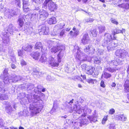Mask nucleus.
<instances>
[{"mask_svg": "<svg viewBox=\"0 0 129 129\" xmlns=\"http://www.w3.org/2000/svg\"><path fill=\"white\" fill-rule=\"evenodd\" d=\"M66 30L67 31H69L71 29V28H69V27H68L66 28Z\"/></svg>", "mask_w": 129, "mask_h": 129, "instance_id": "864d4df0", "label": "nucleus"}, {"mask_svg": "<svg viewBox=\"0 0 129 129\" xmlns=\"http://www.w3.org/2000/svg\"><path fill=\"white\" fill-rule=\"evenodd\" d=\"M118 6L122 8L125 9H129V2L125 4H121L118 5Z\"/></svg>", "mask_w": 129, "mask_h": 129, "instance_id": "aec40b11", "label": "nucleus"}, {"mask_svg": "<svg viewBox=\"0 0 129 129\" xmlns=\"http://www.w3.org/2000/svg\"><path fill=\"white\" fill-rule=\"evenodd\" d=\"M87 82L88 83L93 84L95 82H97V81L95 79H88Z\"/></svg>", "mask_w": 129, "mask_h": 129, "instance_id": "393cba45", "label": "nucleus"}, {"mask_svg": "<svg viewBox=\"0 0 129 129\" xmlns=\"http://www.w3.org/2000/svg\"><path fill=\"white\" fill-rule=\"evenodd\" d=\"M117 118L118 120L122 121H126L127 119L126 117L123 114L118 115Z\"/></svg>", "mask_w": 129, "mask_h": 129, "instance_id": "412c9836", "label": "nucleus"}, {"mask_svg": "<svg viewBox=\"0 0 129 129\" xmlns=\"http://www.w3.org/2000/svg\"><path fill=\"white\" fill-rule=\"evenodd\" d=\"M106 40L107 42H109L113 40H116V37L114 35L109 33L107 34L106 37Z\"/></svg>", "mask_w": 129, "mask_h": 129, "instance_id": "0eeeda50", "label": "nucleus"}, {"mask_svg": "<svg viewBox=\"0 0 129 129\" xmlns=\"http://www.w3.org/2000/svg\"><path fill=\"white\" fill-rule=\"evenodd\" d=\"M15 4L19 8H20L21 1L20 0H15Z\"/></svg>", "mask_w": 129, "mask_h": 129, "instance_id": "c85d7f7f", "label": "nucleus"}, {"mask_svg": "<svg viewBox=\"0 0 129 129\" xmlns=\"http://www.w3.org/2000/svg\"><path fill=\"white\" fill-rule=\"evenodd\" d=\"M79 122H76L74 123V128H77L79 127Z\"/></svg>", "mask_w": 129, "mask_h": 129, "instance_id": "72a5a7b5", "label": "nucleus"}, {"mask_svg": "<svg viewBox=\"0 0 129 129\" xmlns=\"http://www.w3.org/2000/svg\"><path fill=\"white\" fill-rule=\"evenodd\" d=\"M57 22L56 18L54 17H51L47 20L48 23L50 25L55 24Z\"/></svg>", "mask_w": 129, "mask_h": 129, "instance_id": "2eb2a0df", "label": "nucleus"}, {"mask_svg": "<svg viewBox=\"0 0 129 129\" xmlns=\"http://www.w3.org/2000/svg\"><path fill=\"white\" fill-rule=\"evenodd\" d=\"M86 110H88L89 111L90 113H91V110L90 109H88V108H87L86 109Z\"/></svg>", "mask_w": 129, "mask_h": 129, "instance_id": "bf43d9fd", "label": "nucleus"}, {"mask_svg": "<svg viewBox=\"0 0 129 129\" xmlns=\"http://www.w3.org/2000/svg\"><path fill=\"white\" fill-rule=\"evenodd\" d=\"M127 98L128 100L129 101V94H127Z\"/></svg>", "mask_w": 129, "mask_h": 129, "instance_id": "052dcab7", "label": "nucleus"}, {"mask_svg": "<svg viewBox=\"0 0 129 129\" xmlns=\"http://www.w3.org/2000/svg\"><path fill=\"white\" fill-rule=\"evenodd\" d=\"M33 48L32 45L28 44L27 46H23L22 47V49L25 51L30 52Z\"/></svg>", "mask_w": 129, "mask_h": 129, "instance_id": "dca6fc26", "label": "nucleus"}, {"mask_svg": "<svg viewBox=\"0 0 129 129\" xmlns=\"http://www.w3.org/2000/svg\"><path fill=\"white\" fill-rule=\"evenodd\" d=\"M116 56L118 57L122 58L125 55L124 53L123 50L121 49L117 50L115 52Z\"/></svg>", "mask_w": 129, "mask_h": 129, "instance_id": "6e6552de", "label": "nucleus"}, {"mask_svg": "<svg viewBox=\"0 0 129 129\" xmlns=\"http://www.w3.org/2000/svg\"><path fill=\"white\" fill-rule=\"evenodd\" d=\"M65 30H62L60 32V36H62L65 33Z\"/></svg>", "mask_w": 129, "mask_h": 129, "instance_id": "a19ab883", "label": "nucleus"}, {"mask_svg": "<svg viewBox=\"0 0 129 129\" xmlns=\"http://www.w3.org/2000/svg\"><path fill=\"white\" fill-rule=\"evenodd\" d=\"M61 58L60 57H57V60L58 61V63H59L61 62Z\"/></svg>", "mask_w": 129, "mask_h": 129, "instance_id": "49530a36", "label": "nucleus"}, {"mask_svg": "<svg viewBox=\"0 0 129 129\" xmlns=\"http://www.w3.org/2000/svg\"><path fill=\"white\" fill-rule=\"evenodd\" d=\"M81 76L82 77L83 80H85L86 79V76L85 75H81Z\"/></svg>", "mask_w": 129, "mask_h": 129, "instance_id": "09e8293b", "label": "nucleus"}, {"mask_svg": "<svg viewBox=\"0 0 129 129\" xmlns=\"http://www.w3.org/2000/svg\"><path fill=\"white\" fill-rule=\"evenodd\" d=\"M48 64L49 65L52 67H58L59 64L58 63L55 61L54 58L52 57L49 58Z\"/></svg>", "mask_w": 129, "mask_h": 129, "instance_id": "423d86ee", "label": "nucleus"}, {"mask_svg": "<svg viewBox=\"0 0 129 129\" xmlns=\"http://www.w3.org/2000/svg\"><path fill=\"white\" fill-rule=\"evenodd\" d=\"M43 5L44 7H46L48 5V9L51 12H54L57 9L56 4L52 0H45Z\"/></svg>", "mask_w": 129, "mask_h": 129, "instance_id": "f03ea898", "label": "nucleus"}, {"mask_svg": "<svg viewBox=\"0 0 129 129\" xmlns=\"http://www.w3.org/2000/svg\"><path fill=\"white\" fill-rule=\"evenodd\" d=\"M111 22L113 24L117 25L118 24V22L114 19L112 18L111 19Z\"/></svg>", "mask_w": 129, "mask_h": 129, "instance_id": "c756f323", "label": "nucleus"}, {"mask_svg": "<svg viewBox=\"0 0 129 129\" xmlns=\"http://www.w3.org/2000/svg\"><path fill=\"white\" fill-rule=\"evenodd\" d=\"M87 115V114L85 113H84L81 115V117L82 118L85 117Z\"/></svg>", "mask_w": 129, "mask_h": 129, "instance_id": "a18cd8bd", "label": "nucleus"}, {"mask_svg": "<svg viewBox=\"0 0 129 129\" xmlns=\"http://www.w3.org/2000/svg\"><path fill=\"white\" fill-rule=\"evenodd\" d=\"M48 13L45 10H43L40 13V18L41 20H45L48 16Z\"/></svg>", "mask_w": 129, "mask_h": 129, "instance_id": "9d476101", "label": "nucleus"}, {"mask_svg": "<svg viewBox=\"0 0 129 129\" xmlns=\"http://www.w3.org/2000/svg\"><path fill=\"white\" fill-rule=\"evenodd\" d=\"M99 1L103 3H105V2L104 0H99Z\"/></svg>", "mask_w": 129, "mask_h": 129, "instance_id": "69168bd1", "label": "nucleus"}, {"mask_svg": "<svg viewBox=\"0 0 129 129\" xmlns=\"http://www.w3.org/2000/svg\"><path fill=\"white\" fill-rule=\"evenodd\" d=\"M115 31H113L112 34L113 35H115L119 33L123 34V32H124L125 31V29L122 28V30H120L117 28H116L115 30Z\"/></svg>", "mask_w": 129, "mask_h": 129, "instance_id": "a211bd4d", "label": "nucleus"}, {"mask_svg": "<svg viewBox=\"0 0 129 129\" xmlns=\"http://www.w3.org/2000/svg\"><path fill=\"white\" fill-rule=\"evenodd\" d=\"M19 128V129H24V128L21 126H20Z\"/></svg>", "mask_w": 129, "mask_h": 129, "instance_id": "338daca9", "label": "nucleus"}, {"mask_svg": "<svg viewBox=\"0 0 129 129\" xmlns=\"http://www.w3.org/2000/svg\"><path fill=\"white\" fill-rule=\"evenodd\" d=\"M73 32L72 30H71L70 31V33H69V34H70V35L71 36H73Z\"/></svg>", "mask_w": 129, "mask_h": 129, "instance_id": "603ef678", "label": "nucleus"}, {"mask_svg": "<svg viewBox=\"0 0 129 129\" xmlns=\"http://www.w3.org/2000/svg\"><path fill=\"white\" fill-rule=\"evenodd\" d=\"M88 1V0H82V3L84 4L87 3Z\"/></svg>", "mask_w": 129, "mask_h": 129, "instance_id": "8fccbe9b", "label": "nucleus"}, {"mask_svg": "<svg viewBox=\"0 0 129 129\" xmlns=\"http://www.w3.org/2000/svg\"><path fill=\"white\" fill-rule=\"evenodd\" d=\"M72 29L73 30L75 31H76V28L75 27H73Z\"/></svg>", "mask_w": 129, "mask_h": 129, "instance_id": "680f3d73", "label": "nucleus"}, {"mask_svg": "<svg viewBox=\"0 0 129 129\" xmlns=\"http://www.w3.org/2000/svg\"><path fill=\"white\" fill-rule=\"evenodd\" d=\"M11 129H18L17 128L14 127H10Z\"/></svg>", "mask_w": 129, "mask_h": 129, "instance_id": "13d9d810", "label": "nucleus"}, {"mask_svg": "<svg viewBox=\"0 0 129 129\" xmlns=\"http://www.w3.org/2000/svg\"><path fill=\"white\" fill-rule=\"evenodd\" d=\"M22 66L25 65L26 64V63L24 60H22L20 62Z\"/></svg>", "mask_w": 129, "mask_h": 129, "instance_id": "4c0bfd02", "label": "nucleus"}, {"mask_svg": "<svg viewBox=\"0 0 129 129\" xmlns=\"http://www.w3.org/2000/svg\"><path fill=\"white\" fill-rule=\"evenodd\" d=\"M8 73V70L6 69H5L4 71V73Z\"/></svg>", "mask_w": 129, "mask_h": 129, "instance_id": "6e6d98bb", "label": "nucleus"}, {"mask_svg": "<svg viewBox=\"0 0 129 129\" xmlns=\"http://www.w3.org/2000/svg\"><path fill=\"white\" fill-rule=\"evenodd\" d=\"M39 33L41 35H47L49 32L48 27L45 25H42L41 28L39 29Z\"/></svg>", "mask_w": 129, "mask_h": 129, "instance_id": "39448f33", "label": "nucleus"}, {"mask_svg": "<svg viewBox=\"0 0 129 129\" xmlns=\"http://www.w3.org/2000/svg\"><path fill=\"white\" fill-rule=\"evenodd\" d=\"M108 116L107 115L104 116L103 118L102 121V123L103 124H104L107 121L108 119Z\"/></svg>", "mask_w": 129, "mask_h": 129, "instance_id": "cd10ccee", "label": "nucleus"}, {"mask_svg": "<svg viewBox=\"0 0 129 129\" xmlns=\"http://www.w3.org/2000/svg\"><path fill=\"white\" fill-rule=\"evenodd\" d=\"M78 86L80 88H81L82 87V85L80 84H78Z\"/></svg>", "mask_w": 129, "mask_h": 129, "instance_id": "4d7b16f0", "label": "nucleus"}, {"mask_svg": "<svg viewBox=\"0 0 129 129\" xmlns=\"http://www.w3.org/2000/svg\"><path fill=\"white\" fill-rule=\"evenodd\" d=\"M60 25L61 26V27H60L59 28L60 29H62L63 28L64 26H65V24H62L61 23H60Z\"/></svg>", "mask_w": 129, "mask_h": 129, "instance_id": "de8ad7c7", "label": "nucleus"}, {"mask_svg": "<svg viewBox=\"0 0 129 129\" xmlns=\"http://www.w3.org/2000/svg\"><path fill=\"white\" fill-rule=\"evenodd\" d=\"M43 46L41 42H37L35 44L34 49L36 50L42 49H43Z\"/></svg>", "mask_w": 129, "mask_h": 129, "instance_id": "4468645a", "label": "nucleus"}, {"mask_svg": "<svg viewBox=\"0 0 129 129\" xmlns=\"http://www.w3.org/2000/svg\"><path fill=\"white\" fill-rule=\"evenodd\" d=\"M112 75L109 73L106 72H104L102 74L101 78L108 79L112 77Z\"/></svg>", "mask_w": 129, "mask_h": 129, "instance_id": "f3484780", "label": "nucleus"}, {"mask_svg": "<svg viewBox=\"0 0 129 129\" xmlns=\"http://www.w3.org/2000/svg\"><path fill=\"white\" fill-rule=\"evenodd\" d=\"M29 109L30 112V115L32 117L39 113L41 111V110L39 108L33 105H30Z\"/></svg>", "mask_w": 129, "mask_h": 129, "instance_id": "7ed1b4c3", "label": "nucleus"}, {"mask_svg": "<svg viewBox=\"0 0 129 129\" xmlns=\"http://www.w3.org/2000/svg\"><path fill=\"white\" fill-rule=\"evenodd\" d=\"M94 62L96 64H99L100 63L101 61L98 59H96L94 60Z\"/></svg>", "mask_w": 129, "mask_h": 129, "instance_id": "c9c22d12", "label": "nucleus"}, {"mask_svg": "<svg viewBox=\"0 0 129 129\" xmlns=\"http://www.w3.org/2000/svg\"><path fill=\"white\" fill-rule=\"evenodd\" d=\"M47 60V58L45 54H42L40 59V61L42 62H45Z\"/></svg>", "mask_w": 129, "mask_h": 129, "instance_id": "4be33fe9", "label": "nucleus"}, {"mask_svg": "<svg viewBox=\"0 0 129 129\" xmlns=\"http://www.w3.org/2000/svg\"><path fill=\"white\" fill-rule=\"evenodd\" d=\"M123 86L125 92H129V80L128 79L125 81Z\"/></svg>", "mask_w": 129, "mask_h": 129, "instance_id": "ddd939ff", "label": "nucleus"}, {"mask_svg": "<svg viewBox=\"0 0 129 129\" xmlns=\"http://www.w3.org/2000/svg\"><path fill=\"white\" fill-rule=\"evenodd\" d=\"M94 20V19L92 18H90L89 20H88L86 21V22H92Z\"/></svg>", "mask_w": 129, "mask_h": 129, "instance_id": "79ce46f5", "label": "nucleus"}, {"mask_svg": "<svg viewBox=\"0 0 129 129\" xmlns=\"http://www.w3.org/2000/svg\"><path fill=\"white\" fill-rule=\"evenodd\" d=\"M60 51L57 55V57H60L62 58L63 56V53L61 52V50H60Z\"/></svg>", "mask_w": 129, "mask_h": 129, "instance_id": "7c9ffc66", "label": "nucleus"}, {"mask_svg": "<svg viewBox=\"0 0 129 129\" xmlns=\"http://www.w3.org/2000/svg\"><path fill=\"white\" fill-rule=\"evenodd\" d=\"M100 86L101 87L104 88L106 87V85L104 83V82L103 80H102L100 83Z\"/></svg>", "mask_w": 129, "mask_h": 129, "instance_id": "473e14b6", "label": "nucleus"}, {"mask_svg": "<svg viewBox=\"0 0 129 129\" xmlns=\"http://www.w3.org/2000/svg\"><path fill=\"white\" fill-rule=\"evenodd\" d=\"M11 68L13 69H15L16 68V66L14 64H12L11 65Z\"/></svg>", "mask_w": 129, "mask_h": 129, "instance_id": "c03bdc74", "label": "nucleus"}, {"mask_svg": "<svg viewBox=\"0 0 129 129\" xmlns=\"http://www.w3.org/2000/svg\"><path fill=\"white\" fill-rule=\"evenodd\" d=\"M42 91L43 92H45V88H43L42 89Z\"/></svg>", "mask_w": 129, "mask_h": 129, "instance_id": "0e129e2a", "label": "nucleus"}, {"mask_svg": "<svg viewBox=\"0 0 129 129\" xmlns=\"http://www.w3.org/2000/svg\"><path fill=\"white\" fill-rule=\"evenodd\" d=\"M82 69L84 70L86 73L89 75H96L95 73L96 71L95 68L90 65H87L85 64H83L82 66Z\"/></svg>", "mask_w": 129, "mask_h": 129, "instance_id": "f257e3e1", "label": "nucleus"}, {"mask_svg": "<svg viewBox=\"0 0 129 129\" xmlns=\"http://www.w3.org/2000/svg\"><path fill=\"white\" fill-rule=\"evenodd\" d=\"M10 107H11V106H7V107H5V108L6 110L7 111H8V112H7V113H9V112H10V111H9V108Z\"/></svg>", "mask_w": 129, "mask_h": 129, "instance_id": "37998d69", "label": "nucleus"}, {"mask_svg": "<svg viewBox=\"0 0 129 129\" xmlns=\"http://www.w3.org/2000/svg\"><path fill=\"white\" fill-rule=\"evenodd\" d=\"M116 85V84L115 83H114V82H113L112 83V85H111V86H112V87H115Z\"/></svg>", "mask_w": 129, "mask_h": 129, "instance_id": "3c124183", "label": "nucleus"}, {"mask_svg": "<svg viewBox=\"0 0 129 129\" xmlns=\"http://www.w3.org/2000/svg\"><path fill=\"white\" fill-rule=\"evenodd\" d=\"M89 37L88 34L87 33L84 34L81 40V43L84 45L87 44L89 40L87 39Z\"/></svg>", "mask_w": 129, "mask_h": 129, "instance_id": "1a4fd4ad", "label": "nucleus"}, {"mask_svg": "<svg viewBox=\"0 0 129 129\" xmlns=\"http://www.w3.org/2000/svg\"><path fill=\"white\" fill-rule=\"evenodd\" d=\"M62 46H56L53 47L51 49V51L52 53H55L59 50H62V49L61 48Z\"/></svg>", "mask_w": 129, "mask_h": 129, "instance_id": "f8f14e48", "label": "nucleus"}, {"mask_svg": "<svg viewBox=\"0 0 129 129\" xmlns=\"http://www.w3.org/2000/svg\"><path fill=\"white\" fill-rule=\"evenodd\" d=\"M9 40L8 41L6 40H4L3 43L6 45H7L8 44V45L9 44Z\"/></svg>", "mask_w": 129, "mask_h": 129, "instance_id": "58836bf2", "label": "nucleus"}, {"mask_svg": "<svg viewBox=\"0 0 129 129\" xmlns=\"http://www.w3.org/2000/svg\"><path fill=\"white\" fill-rule=\"evenodd\" d=\"M115 112V110L113 108H111L110 109L109 111V114H114Z\"/></svg>", "mask_w": 129, "mask_h": 129, "instance_id": "2f4dec72", "label": "nucleus"}, {"mask_svg": "<svg viewBox=\"0 0 129 129\" xmlns=\"http://www.w3.org/2000/svg\"><path fill=\"white\" fill-rule=\"evenodd\" d=\"M91 117L90 116H89L87 117V118L89 119H91Z\"/></svg>", "mask_w": 129, "mask_h": 129, "instance_id": "774afa93", "label": "nucleus"}, {"mask_svg": "<svg viewBox=\"0 0 129 129\" xmlns=\"http://www.w3.org/2000/svg\"><path fill=\"white\" fill-rule=\"evenodd\" d=\"M79 31H75L74 32L73 36L76 37L79 34Z\"/></svg>", "mask_w": 129, "mask_h": 129, "instance_id": "ea45409f", "label": "nucleus"}, {"mask_svg": "<svg viewBox=\"0 0 129 129\" xmlns=\"http://www.w3.org/2000/svg\"><path fill=\"white\" fill-rule=\"evenodd\" d=\"M18 56L21 57H22L23 54V52L20 50H19L18 51Z\"/></svg>", "mask_w": 129, "mask_h": 129, "instance_id": "f704fd0d", "label": "nucleus"}, {"mask_svg": "<svg viewBox=\"0 0 129 129\" xmlns=\"http://www.w3.org/2000/svg\"><path fill=\"white\" fill-rule=\"evenodd\" d=\"M110 64L111 66H113V67H109L106 68V70L111 73L115 72L116 71L118 70V69L116 67L119 64L118 62L116 60H112L110 62Z\"/></svg>", "mask_w": 129, "mask_h": 129, "instance_id": "20e7f679", "label": "nucleus"}, {"mask_svg": "<svg viewBox=\"0 0 129 129\" xmlns=\"http://www.w3.org/2000/svg\"><path fill=\"white\" fill-rule=\"evenodd\" d=\"M22 7H26L29 6L30 4L28 0H22Z\"/></svg>", "mask_w": 129, "mask_h": 129, "instance_id": "5701e85b", "label": "nucleus"}, {"mask_svg": "<svg viewBox=\"0 0 129 129\" xmlns=\"http://www.w3.org/2000/svg\"><path fill=\"white\" fill-rule=\"evenodd\" d=\"M93 31H94V32L95 33V36H96L97 35V34L96 32V31L95 30H93Z\"/></svg>", "mask_w": 129, "mask_h": 129, "instance_id": "e2e57ef3", "label": "nucleus"}, {"mask_svg": "<svg viewBox=\"0 0 129 129\" xmlns=\"http://www.w3.org/2000/svg\"><path fill=\"white\" fill-rule=\"evenodd\" d=\"M0 99L2 100H7L6 95L5 94H0Z\"/></svg>", "mask_w": 129, "mask_h": 129, "instance_id": "a878e982", "label": "nucleus"}, {"mask_svg": "<svg viewBox=\"0 0 129 129\" xmlns=\"http://www.w3.org/2000/svg\"><path fill=\"white\" fill-rule=\"evenodd\" d=\"M17 21L18 22L19 25L20 27L23 26L24 24V22L23 18H18Z\"/></svg>", "mask_w": 129, "mask_h": 129, "instance_id": "b1692460", "label": "nucleus"}, {"mask_svg": "<svg viewBox=\"0 0 129 129\" xmlns=\"http://www.w3.org/2000/svg\"><path fill=\"white\" fill-rule=\"evenodd\" d=\"M22 9L24 13H25L28 12L30 11V9L28 7L26 8L25 7H22Z\"/></svg>", "mask_w": 129, "mask_h": 129, "instance_id": "bb28decb", "label": "nucleus"}, {"mask_svg": "<svg viewBox=\"0 0 129 129\" xmlns=\"http://www.w3.org/2000/svg\"><path fill=\"white\" fill-rule=\"evenodd\" d=\"M88 120L87 119L85 118L82 119L80 120L79 122V126L81 127L83 125H86L88 124Z\"/></svg>", "mask_w": 129, "mask_h": 129, "instance_id": "6ab92c4d", "label": "nucleus"}, {"mask_svg": "<svg viewBox=\"0 0 129 129\" xmlns=\"http://www.w3.org/2000/svg\"><path fill=\"white\" fill-rule=\"evenodd\" d=\"M127 72L128 74L129 75V65L128 66V67L127 70Z\"/></svg>", "mask_w": 129, "mask_h": 129, "instance_id": "5fc2aeb1", "label": "nucleus"}, {"mask_svg": "<svg viewBox=\"0 0 129 129\" xmlns=\"http://www.w3.org/2000/svg\"><path fill=\"white\" fill-rule=\"evenodd\" d=\"M105 30V28L104 27H102L100 29L99 31L101 33L104 31Z\"/></svg>", "mask_w": 129, "mask_h": 129, "instance_id": "e433bc0d", "label": "nucleus"}, {"mask_svg": "<svg viewBox=\"0 0 129 129\" xmlns=\"http://www.w3.org/2000/svg\"><path fill=\"white\" fill-rule=\"evenodd\" d=\"M30 55L35 59L38 60L40 57L41 53L37 51L34 52L30 54Z\"/></svg>", "mask_w": 129, "mask_h": 129, "instance_id": "9b49d317", "label": "nucleus"}]
</instances>
